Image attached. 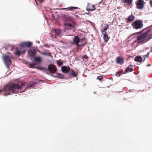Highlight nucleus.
I'll return each instance as SVG.
<instances>
[{"label": "nucleus", "mask_w": 152, "mask_h": 152, "mask_svg": "<svg viewBox=\"0 0 152 152\" xmlns=\"http://www.w3.org/2000/svg\"><path fill=\"white\" fill-rule=\"evenodd\" d=\"M57 64L59 66H61L62 65L63 63L60 60H58L57 61Z\"/></svg>", "instance_id": "27"}, {"label": "nucleus", "mask_w": 152, "mask_h": 152, "mask_svg": "<svg viewBox=\"0 0 152 152\" xmlns=\"http://www.w3.org/2000/svg\"><path fill=\"white\" fill-rule=\"evenodd\" d=\"M21 53H23L21 51V50L20 51L18 48H17L16 49V50L15 51V53L18 56H20V54Z\"/></svg>", "instance_id": "25"}, {"label": "nucleus", "mask_w": 152, "mask_h": 152, "mask_svg": "<svg viewBox=\"0 0 152 152\" xmlns=\"http://www.w3.org/2000/svg\"><path fill=\"white\" fill-rule=\"evenodd\" d=\"M134 18V16L132 15H131L128 17L127 18V20L129 21H132L133 20Z\"/></svg>", "instance_id": "23"}, {"label": "nucleus", "mask_w": 152, "mask_h": 152, "mask_svg": "<svg viewBox=\"0 0 152 152\" xmlns=\"http://www.w3.org/2000/svg\"><path fill=\"white\" fill-rule=\"evenodd\" d=\"M64 21V25L67 29H72L76 27L77 24L71 17L65 14L63 16Z\"/></svg>", "instance_id": "3"}, {"label": "nucleus", "mask_w": 152, "mask_h": 152, "mask_svg": "<svg viewBox=\"0 0 152 152\" xmlns=\"http://www.w3.org/2000/svg\"><path fill=\"white\" fill-rule=\"evenodd\" d=\"M151 29L147 30L142 34L139 35L137 37V39L135 41L140 44L144 43L152 38V34L149 35L151 32Z\"/></svg>", "instance_id": "2"}, {"label": "nucleus", "mask_w": 152, "mask_h": 152, "mask_svg": "<svg viewBox=\"0 0 152 152\" xmlns=\"http://www.w3.org/2000/svg\"><path fill=\"white\" fill-rule=\"evenodd\" d=\"M33 58L34 61L36 62L40 63L42 61L41 58L40 57H34Z\"/></svg>", "instance_id": "18"}, {"label": "nucleus", "mask_w": 152, "mask_h": 152, "mask_svg": "<svg viewBox=\"0 0 152 152\" xmlns=\"http://www.w3.org/2000/svg\"><path fill=\"white\" fill-rule=\"evenodd\" d=\"M142 57L140 56H137L135 58L134 60L135 61L140 62L142 61Z\"/></svg>", "instance_id": "24"}, {"label": "nucleus", "mask_w": 152, "mask_h": 152, "mask_svg": "<svg viewBox=\"0 0 152 152\" xmlns=\"http://www.w3.org/2000/svg\"><path fill=\"white\" fill-rule=\"evenodd\" d=\"M150 4L151 6L152 7V1H150Z\"/></svg>", "instance_id": "34"}, {"label": "nucleus", "mask_w": 152, "mask_h": 152, "mask_svg": "<svg viewBox=\"0 0 152 152\" xmlns=\"http://www.w3.org/2000/svg\"><path fill=\"white\" fill-rule=\"evenodd\" d=\"M77 9H79L80 8L77 7L71 6L66 8H62L61 9V10H63L65 9L66 10H69L72 11L73 10H75Z\"/></svg>", "instance_id": "17"}, {"label": "nucleus", "mask_w": 152, "mask_h": 152, "mask_svg": "<svg viewBox=\"0 0 152 152\" xmlns=\"http://www.w3.org/2000/svg\"><path fill=\"white\" fill-rule=\"evenodd\" d=\"M115 62L120 65H122L124 63V58L121 57H118L115 58Z\"/></svg>", "instance_id": "9"}, {"label": "nucleus", "mask_w": 152, "mask_h": 152, "mask_svg": "<svg viewBox=\"0 0 152 152\" xmlns=\"http://www.w3.org/2000/svg\"><path fill=\"white\" fill-rule=\"evenodd\" d=\"M36 64L35 63H33L32 64H30L29 65L31 66V67L32 68H36L39 70H41L44 71V70H46L45 68H41L40 67H35Z\"/></svg>", "instance_id": "14"}, {"label": "nucleus", "mask_w": 152, "mask_h": 152, "mask_svg": "<svg viewBox=\"0 0 152 152\" xmlns=\"http://www.w3.org/2000/svg\"><path fill=\"white\" fill-rule=\"evenodd\" d=\"M103 78V76L102 75H100L97 77V79L99 80H101Z\"/></svg>", "instance_id": "30"}, {"label": "nucleus", "mask_w": 152, "mask_h": 152, "mask_svg": "<svg viewBox=\"0 0 152 152\" xmlns=\"http://www.w3.org/2000/svg\"><path fill=\"white\" fill-rule=\"evenodd\" d=\"M144 1H137L136 2L137 8L139 9H142L144 7Z\"/></svg>", "instance_id": "8"}, {"label": "nucleus", "mask_w": 152, "mask_h": 152, "mask_svg": "<svg viewBox=\"0 0 152 152\" xmlns=\"http://www.w3.org/2000/svg\"><path fill=\"white\" fill-rule=\"evenodd\" d=\"M149 54V53L148 52L147 53L146 55H145L143 56V57L144 58V61L145 60V57H147V58L148 57Z\"/></svg>", "instance_id": "28"}, {"label": "nucleus", "mask_w": 152, "mask_h": 152, "mask_svg": "<svg viewBox=\"0 0 152 152\" xmlns=\"http://www.w3.org/2000/svg\"><path fill=\"white\" fill-rule=\"evenodd\" d=\"M39 1L40 3H42L43 2V1L42 0V1Z\"/></svg>", "instance_id": "35"}, {"label": "nucleus", "mask_w": 152, "mask_h": 152, "mask_svg": "<svg viewBox=\"0 0 152 152\" xmlns=\"http://www.w3.org/2000/svg\"><path fill=\"white\" fill-rule=\"evenodd\" d=\"M35 2H36V4H37V1L35 0Z\"/></svg>", "instance_id": "36"}, {"label": "nucleus", "mask_w": 152, "mask_h": 152, "mask_svg": "<svg viewBox=\"0 0 152 152\" xmlns=\"http://www.w3.org/2000/svg\"><path fill=\"white\" fill-rule=\"evenodd\" d=\"M87 43L86 39L85 37L80 39L78 36H75L73 39L72 44L76 45L77 49L81 50Z\"/></svg>", "instance_id": "4"}, {"label": "nucleus", "mask_w": 152, "mask_h": 152, "mask_svg": "<svg viewBox=\"0 0 152 152\" xmlns=\"http://www.w3.org/2000/svg\"><path fill=\"white\" fill-rule=\"evenodd\" d=\"M26 42V47H29L32 45V43L31 42Z\"/></svg>", "instance_id": "26"}, {"label": "nucleus", "mask_w": 152, "mask_h": 152, "mask_svg": "<svg viewBox=\"0 0 152 152\" xmlns=\"http://www.w3.org/2000/svg\"><path fill=\"white\" fill-rule=\"evenodd\" d=\"M83 57L85 59H86V60H88V56L86 55L84 56Z\"/></svg>", "instance_id": "33"}, {"label": "nucleus", "mask_w": 152, "mask_h": 152, "mask_svg": "<svg viewBox=\"0 0 152 152\" xmlns=\"http://www.w3.org/2000/svg\"><path fill=\"white\" fill-rule=\"evenodd\" d=\"M109 27V25L108 24H107L105 26H104L101 29V32L102 33L106 31L107 29Z\"/></svg>", "instance_id": "21"}, {"label": "nucleus", "mask_w": 152, "mask_h": 152, "mask_svg": "<svg viewBox=\"0 0 152 152\" xmlns=\"http://www.w3.org/2000/svg\"><path fill=\"white\" fill-rule=\"evenodd\" d=\"M103 39L104 41L106 43L108 41L109 39H110V37H108L106 32H105V34L104 35Z\"/></svg>", "instance_id": "19"}, {"label": "nucleus", "mask_w": 152, "mask_h": 152, "mask_svg": "<svg viewBox=\"0 0 152 152\" xmlns=\"http://www.w3.org/2000/svg\"><path fill=\"white\" fill-rule=\"evenodd\" d=\"M41 53L43 55L47 56L52 57V56L51 55V53L48 52H46L45 53Z\"/></svg>", "instance_id": "22"}, {"label": "nucleus", "mask_w": 152, "mask_h": 152, "mask_svg": "<svg viewBox=\"0 0 152 152\" xmlns=\"http://www.w3.org/2000/svg\"><path fill=\"white\" fill-rule=\"evenodd\" d=\"M11 58V56L8 55H4L3 57L4 63L8 69L10 68V65L12 64Z\"/></svg>", "instance_id": "6"}, {"label": "nucleus", "mask_w": 152, "mask_h": 152, "mask_svg": "<svg viewBox=\"0 0 152 152\" xmlns=\"http://www.w3.org/2000/svg\"><path fill=\"white\" fill-rule=\"evenodd\" d=\"M117 73H118V74H119V73H118V72H117Z\"/></svg>", "instance_id": "39"}, {"label": "nucleus", "mask_w": 152, "mask_h": 152, "mask_svg": "<svg viewBox=\"0 0 152 152\" xmlns=\"http://www.w3.org/2000/svg\"><path fill=\"white\" fill-rule=\"evenodd\" d=\"M58 77L60 78H62L63 77V76L61 74H58Z\"/></svg>", "instance_id": "31"}, {"label": "nucleus", "mask_w": 152, "mask_h": 152, "mask_svg": "<svg viewBox=\"0 0 152 152\" xmlns=\"http://www.w3.org/2000/svg\"><path fill=\"white\" fill-rule=\"evenodd\" d=\"M58 32L59 33H60V30H58V31H57L56 29L55 30V33H56V35H58Z\"/></svg>", "instance_id": "29"}, {"label": "nucleus", "mask_w": 152, "mask_h": 152, "mask_svg": "<svg viewBox=\"0 0 152 152\" xmlns=\"http://www.w3.org/2000/svg\"><path fill=\"white\" fill-rule=\"evenodd\" d=\"M23 86L22 84L20 85L17 84L5 85L2 89L0 90V93H1L5 96L10 94L11 93H18L19 92V90L22 88Z\"/></svg>", "instance_id": "1"}, {"label": "nucleus", "mask_w": 152, "mask_h": 152, "mask_svg": "<svg viewBox=\"0 0 152 152\" xmlns=\"http://www.w3.org/2000/svg\"><path fill=\"white\" fill-rule=\"evenodd\" d=\"M132 1H123L121 2L124 3L125 5L130 6L132 4Z\"/></svg>", "instance_id": "20"}, {"label": "nucleus", "mask_w": 152, "mask_h": 152, "mask_svg": "<svg viewBox=\"0 0 152 152\" xmlns=\"http://www.w3.org/2000/svg\"><path fill=\"white\" fill-rule=\"evenodd\" d=\"M61 71L64 73H66L69 72L70 70V68L69 66H62L61 68Z\"/></svg>", "instance_id": "11"}, {"label": "nucleus", "mask_w": 152, "mask_h": 152, "mask_svg": "<svg viewBox=\"0 0 152 152\" xmlns=\"http://www.w3.org/2000/svg\"><path fill=\"white\" fill-rule=\"evenodd\" d=\"M36 53V51L35 49L30 50L28 52V54L29 56L33 58H34Z\"/></svg>", "instance_id": "12"}, {"label": "nucleus", "mask_w": 152, "mask_h": 152, "mask_svg": "<svg viewBox=\"0 0 152 152\" xmlns=\"http://www.w3.org/2000/svg\"><path fill=\"white\" fill-rule=\"evenodd\" d=\"M20 50L24 54L26 52V49L25 48L26 47V42H23L21 44Z\"/></svg>", "instance_id": "16"}, {"label": "nucleus", "mask_w": 152, "mask_h": 152, "mask_svg": "<svg viewBox=\"0 0 152 152\" xmlns=\"http://www.w3.org/2000/svg\"><path fill=\"white\" fill-rule=\"evenodd\" d=\"M86 9L88 11H93L95 10L96 7L94 5L90 3H88Z\"/></svg>", "instance_id": "10"}, {"label": "nucleus", "mask_w": 152, "mask_h": 152, "mask_svg": "<svg viewBox=\"0 0 152 152\" xmlns=\"http://www.w3.org/2000/svg\"><path fill=\"white\" fill-rule=\"evenodd\" d=\"M46 69V70L49 71L51 73H54L56 72L57 68L55 66L50 64L48 66V69Z\"/></svg>", "instance_id": "7"}, {"label": "nucleus", "mask_w": 152, "mask_h": 152, "mask_svg": "<svg viewBox=\"0 0 152 152\" xmlns=\"http://www.w3.org/2000/svg\"><path fill=\"white\" fill-rule=\"evenodd\" d=\"M133 66L131 64H129L128 66H127L125 69V72L124 73V74H125L126 73L131 72L133 70Z\"/></svg>", "instance_id": "15"}, {"label": "nucleus", "mask_w": 152, "mask_h": 152, "mask_svg": "<svg viewBox=\"0 0 152 152\" xmlns=\"http://www.w3.org/2000/svg\"><path fill=\"white\" fill-rule=\"evenodd\" d=\"M77 74L78 72H74L72 69H70V70L69 72V76L72 77H77Z\"/></svg>", "instance_id": "13"}, {"label": "nucleus", "mask_w": 152, "mask_h": 152, "mask_svg": "<svg viewBox=\"0 0 152 152\" xmlns=\"http://www.w3.org/2000/svg\"><path fill=\"white\" fill-rule=\"evenodd\" d=\"M33 86V84H28V86L29 87H32Z\"/></svg>", "instance_id": "32"}, {"label": "nucleus", "mask_w": 152, "mask_h": 152, "mask_svg": "<svg viewBox=\"0 0 152 152\" xmlns=\"http://www.w3.org/2000/svg\"><path fill=\"white\" fill-rule=\"evenodd\" d=\"M151 52H152V46L151 47Z\"/></svg>", "instance_id": "37"}, {"label": "nucleus", "mask_w": 152, "mask_h": 152, "mask_svg": "<svg viewBox=\"0 0 152 152\" xmlns=\"http://www.w3.org/2000/svg\"><path fill=\"white\" fill-rule=\"evenodd\" d=\"M62 4H60L59 5V6H62Z\"/></svg>", "instance_id": "38"}, {"label": "nucleus", "mask_w": 152, "mask_h": 152, "mask_svg": "<svg viewBox=\"0 0 152 152\" xmlns=\"http://www.w3.org/2000/svg\"><path fill=\"white\" fill-rule=\"evenodd\" d=\"M132 25L134 29H138L142 28L143 25L142 20H137L132 23Z\"/></svg>", "instance_id": "5"}]
</instances>
